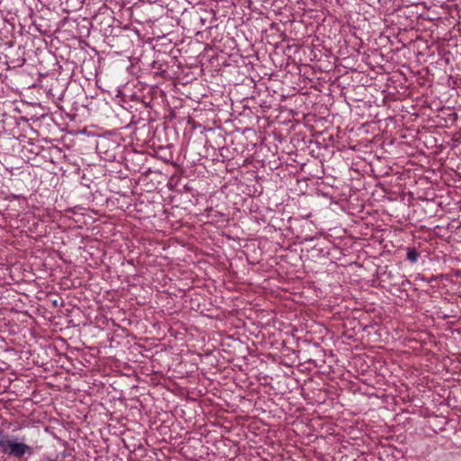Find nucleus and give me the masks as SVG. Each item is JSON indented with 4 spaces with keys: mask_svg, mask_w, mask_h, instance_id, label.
<instances>
[{
    "mask_svg": "<svg viewBox=\"0 0 461 461\" xmlns=\"http://www.w3.org/2000/svg\"><path fill=\"white\" fill-rule=\"evenodd\" d=\"M419 253L417 252L416 249L414 248H407V259L412 263V264H415L417 263L418 259H419Z\"/></svg>",
    "mask_w": 461,
    "mask_h": 461,
    "instance_id": "2",
    "label": "nucleus"
},
{
    "mask_svg": "<svg viewBox=\"0 0 461 461\" xmlns=\"http://www.w3.org/2000/svg\"><path fill=\"white\" fill-rule=\"evenodd\" d=\"M0 449L5 455L21 458L24 455L31 456L32 448L24 443L19 441L17 438H14L9 434L0 430Z\"/></svg>",
    "mask_w": 461,
    "mask_h": 461,
    "instance_id": "1",
    "label": "nucleus"
}]
</instances>
